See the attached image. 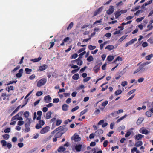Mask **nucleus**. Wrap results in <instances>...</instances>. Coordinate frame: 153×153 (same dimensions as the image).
I'll use <instances>...</instances> for the list:
<instances>
[{"mask_svg":"<svg viewBox=\"0 0 153 153\" xmlns=\"http://www.w3.org/2000/svg\"><path fill=\"white\" fill-rule=\"evenodd\" d=\"M75 62H76L77 65H81L83 63V62L82 60L75 61Z\"/></svg>","mask_w":153,"mask_h":153,"instance_id":"obj_41","label":"nucleus"},{"mask_svg":"<svg viewBox=\"0 0 153 153\" xmlns=\"http://www.w3.org/2000/svg\"><path fill=\"white\" fill-rule=\"evenodd\" d=\"M66 148L62 146H60L58 149L57 151L59 152H63L64 153V152L66 150Z\"/></svg>","mask_w":153,"mask_h":153,"instance_id":"obj_12","label":"nucleus"},{"mask_svg":"<svg viewBox=\"0 0 153 153\" xmlns=\"http://www.w3.org/2000/svg\"><path fill=\"white\" fill-rule=\"evenodd\" d=\"M47 65H43L40 66L39 67V70L40 71H43L47 68Z\"/></svg>","mask_w":153,"mask_h":153,"instance_id":"obj_18","label":"nucleus"},{"mask_svg":"<svg viewBox=\"0 0 153 153\" xmlns=\"http://www.w3.org/2000/svg\"><path fill=\"white\" fill-rule=\"evenodd\" d=\"M114 46L113 45H108L105 48V49H108L109 51H111L114 48Z\"/></svg>","mask_w":153,"mask_h":153,"instance_id":"obj_20","label":"nucleus"},{"mask_svg":"<svg viewBox=\"0 0 153 153\" xmlns=\"http://www.w3.org/2000/svg\"><path fill=\"white\" fill-rule=\"evenodd\" d=\"M67 41V37H65L64 40L62 41V42L60 44V45L61 46H63L64 45V42Z\"/></svg>","mask_w":153,"mask_h":153,"instance_id":"obj_55","label":"nucleus"},{"mask_svg":"<svg viewBox=\"0 0 153 153\" xmlns=\"http://www.w3.org/2000/svg\"><path fill=\"white\" fill-rule=\"evenodd\" d=\"M144 137V135L140 134H139L138 135H136L135 137V139L137 140H140L143 137Z\"/></svg>","mask_w":153,"mask_h":153,"instance_id":"obj_17","label":"nucleus"},{"mask_svg":"<svg viewBox=\"0 0 153 153\" xmlns=\"http://www.w3.org/2000/svg\"><path fill=\"white\" fill-rule=\"evenodd\" d=\"M42 58L39 57L38 58H36L34 59H32L30 60V61L33 62H36L40 61Z\"/></svg>","mask_w":153,"mask_h":153,"instance_id":"obj_15","label":"nucleus"},{"mask_svg":"<svg viewBox=\"0 0 153 153\" xmlns=\"http://www.w3.org/2000/svg\"><path fill=\"white\" fill-rule=\"evenodd\" d=\"M150 26V28H149L148 29L146 30V31H147L150 30L152 29V28H153V26L152 25H151V24H149V25H148L147 26V27L148 28H149V27Z\"/></svg>","mask_w":153,"mask_h":153,"instance_id":"obj_40","label":"nucleus"},{"mask_svg":"<svg viewBox=\"0 0 153 153\" xmlns=\"http://www.w3.org/2000/svg\"><path fill=\"white\" fill-rule=\"evenodd\" d=\"M23 69L22 68L20 69L19 71V72L16 74V76L18 78L20 77L22 75V74L23 73Z\"/></svg>","mask_w":153,"mask_h":153,"instance_id":"obj_11","label":"nucleus"},{"mask_svg":"<svg viewBox=\"0 0 153 153\" xmlns=\"http://www.w3.org/2000/svg\"><path fill=\"white\" fill-rule=\"evenodd\" d=\"M35 127L36 129H39L40 128L42 127V126L40 125L38 123V124H37L35 126Z\"/></svg>","mask_w":153,"mask_h":153,"instance_id":"obj_59","label":"nucleus"},{"mask_svg":"<svg viewBox=\"0 0 153 153\" xmlns=\"http://www.w3.org/2000/svg\"><path fill=\"white\" fill-rule=\"evenodd\" d=\"M146 114L148 117H151L152 115L150 111H147L146 113Z\"/></svg>","mask_w":153,"mask_h":153,"instance_id":"obj_37","label":"nucleus"},{"mask_svg":"<svg viewBox=\"0 0 153 153\" xmlns=\"http://www.w3.org/2000/svg\"><path fill=\"white\" fill-rule=\"evenodd\" d=\"M122 91H121V90H117V91H116L114 93L116 95H118L122 93Z\"/></svg>","mask_w":153,"mask_h":153,"instance_id":"obj_31","label":"nucleus"},{"mask_svg":"<svg viewBox=\"0 0 153 153\" xmlns=\"http://www.w3.org/2000/svg\"><path fill=\"white\" fill-rule=\"evenodd\" d=\"M140 132L143 134L146 135L149 133V131L148 130L145 129H140Z\"/></svg>","mask_w":153,"mask_h":153,"instance_id":"obj_13","label":"nucleus"},{"mask_svg":"<svg viewBox=\"0 0 153 153\" xmlns=\"http://www.w3.org/2000/svg\"><path fill=\"white\" fill-rule=\"evenodd\" d=\"M51 114L52 113L51 111L48 112L46 114V119H50L51 117Z\"/></svg>","mask_w":153,"mask_h":153,"instance_id":"obj_19","label":"nucleus"},{"mask_svg":"<svg viewBox=\"0 0 153 153\" xmlns=\"http://www.w3.org/2000/svg\"><path fill=\"white\" fill-rule=\"evenodd\" d=\"M39 124L41 126H42L44 125L45 122L42 120H40L39 122Z\"/></svg>","mask_w":153,"mask_h":153,"instance_id":"obj_48","label":"nucleus"},{"mask_svg":"<svg viewBox=\"0 0 153 153\" xmlns=\"http://www.w3.org/2000/svg\"><path fill=\"white\" fill-rule=\"evenodd\" d=\"M102 65V63H100L97 65L94 68L93 70L96 73H97L99 70L100 69V67Z\"/></svg>","mask_w":153,"mask_h":153,"instance_id":"obj_7","label":"nucleus"},{"mask_svg":"<svg viewBox=\"0 0 153 153\" xmlns=\"http://www.w3.org/2000/svg\"><path fill=\"white\" fill-rule=\"evenodd\" d=\"M153 57V54H151L150 55H149L146 56V59L147 60H150L151 58Z\"/></svg>","mask_w":153,"mask_h":153,"instance_id":"obj_27","label":"nucleus"},{"mask_svg":"<svg viewBox=\"0 0 153 153\" xmlns=\"http://www.w3.org/2000/svg\"><path fill=\"white\" fill-rule=\"evenodd\" d=\"M87 111V109H85L80 112V115L81 116L85 114Z\"/></svg>","mask_w":153,"mask_h":153,"instance_id":"obj_43","label":"nucleus"},{"mask_svg":"<svg viewBox=\"0 0 153 153\" xmlns=\"http://www.w3.org/2000/svg\"><path fill=\"white\" fill-rule=\"evenodd\" d=\"M59 101V98H54L53 100V102L54 103H57Z\"/></svg>","mask_w":153,"mask_h":153,"instance_id":"obj_44","label":"nucleus"},{"mask_svg":"<svg viewBox=\"0 0 153 153\" xmlns=\"http://www.w3.org/2000/svg\"><path fill=\"white\" fill-rule=\"evenodd\" d=\"M24 116L27 119L28 118L29 116V112L28 111H25L24 113Z\"/></svg>","mask_w":153,"mask_h":153,"instance_id":"obj_30","label":"nucleus"},{"mask_svg":"<svg viewBox=\"0 0 153 153\" xmlns=\"http://www.w3.org/2000/svg\"><path fill=\"white\" fill-rule=\"evenodd\" d=\"M142 142L141 141H139L137 142L135 144V146L136 147H139L142 145Z\"/></svg>","mask_w":153,"mask_h":153,"instance_id":"obj_22","label":"nucleus"},{"mask_svg":"<svg viewBox=\"0 0 153 153\" xmlns=\"http://www.w3.org/2000/svg\"><path fill=\"white\" fill-rule=\"evenodd\" d=\"M43 94L42 92V91H38L36 94V95L37 96H39L42 95Z\"/></svg>","mask_w":153,"mask_h":153,"instance_id":"obj_57","label":"nucleus"},{"mask_svg":"<svg viewBox=\"0 0 153 153\" xmlns=\"http://www.w3.org/2000/svg\"><path fill=\"white\" fill-rule=\"evenodd\" d=\"M114 10V7L112 6H110L109 9L107 11L106 13L110 15L113 13Z\"/></svg>","mask_w":153,"mask_h":153,"instance_id":"obj_6","label":"nucleus"},{"mask_svg":"<svg viewBox=\"0 0 153 153\" xmlns=\"http://www.w3.org/2000/svg\"><path fill=\"white\" fill-rule=\"evenodd\" d=\"M127 81H124L122 82L121 83V85L123 87H125L126 85H127Z\"/></svg>","mask_w":153,"mask_h":153,"instance_id":"obj_56","label":"nucleus"},{"mask_svg":"<svg viewBox=\"0 0 153 153\" xmlns=\"http://www.w3.org/2000/svg\"><path fill=\"white\" fill-rule=\"evenodd\" d=\"M17 80L10 81L8 83H7V85H10L11 84H13V83H16L17 82Z\"/></svg>","mask_w":153,"mask_h":153,"instance_id":"obj_51","label":"nucleus"},{"mask_svg":"<svg viewBox=\"0 0 153 153\" xmlns=\"http://www.w3.org/2000/svg\"><path fill=\"white\" fill-rule=\"evenodd\" d=\"M93 60H94V59H93V57L91 56H89L87 59V60L89 62H91V61H93Z\"/></svg>","mask_w":153,"mask_h":153,"instance_id":"obj_36","label":"nucleus"},{"mask_svg":"<svg viewBox=\"0 0 153 153\" xmlns=\"http://www.w3.org/2000/svg\"><path fill=\"white\" fill-rule=\"evenodd\" d=\"M144 79L143 78H140L138 79V81L139 83H141L143 82Z\"/></svg>","mask_w":153,"mask_h":153,"instance_id":"obj_64","label":"nucleus"},{"mask_svg":"<svg viewBox=\"0 0 153 153\" xmlns=\"http://www.w3.org/2000/svg\"><path fill=\"white\" fill-rule=\"evenodd\" d=\"M50 128L49 126H46L43 128L40 131V133L43 134L48 132Z\"/></svg>","mask_w":153,"mask_h":153,"instance_id":"obj_3","label":"nucleus"},{"mask_svg":"<svg viewBox=\"0 0 153 153\" xmlns=\"http://www.w3.org/2000/svg\"><path fill=\"white\" fill-rule=\"evenodd\" d=\"M88 48L90 50H93L96 48V46L90 45L88 46Z\"/></svg>","mask_w":153,"mask_h":153,"instance_id":"obj_35","label":"nucleus"},{"mask_svg":"<svg viewBox=\"0 0 153 153\" xmlns=\"http://www.w3.org/2000/svg\"><path fill=\"white\" fill-rule=\"evenodd\" d=\"M114 59V57L113 56L109 55L107 57V59L109 61H112Z\"/></svg>","mask_w":153,"mask_h":153,"instance_id":"obj_25","label":"nucleus"},{"mask_svg":"<svg viewBox=\"0 0 153 153\" xmlns=\"http://www.w3.org/2000/svg\"><path fill=\"white\" fill-rule=\"evenodd\" d=\"M82 147V145L79 144L78 145H76L75 146V149L76 151H77V152H80L81 150Z\"/></svg>","mask_w":153,"mask_h":153,"instance_id":"obj_14","label":"nucleus"},{"mask_svg":"<svg viewBox=\"0 0 153 153\" xmlns=\"http://www.w3.org/2000/svg\"><path fill=\"white\" fill-rule=\"evenodd\" d=\"M108 103V101H105V102H103L102 104V106L105 107L107 105Z\"/></svg>","mask_w":153,"mask_h":153,"instance_id":"obj_38","label":"nucleus"},{"mask_svg":"<svg viewBox=\"0 0 153 153\" xmlns=\"http://www.w3.org/2000/svg\"><path fill=\"white\" fill-rule=\"evenodd\" d=\"M143 120L144 118L143 117H140L139 118L137 121V123L138 125L140 124Z\"/></svg>","mask_w":153,"mask_h":153,"instance_id":"obj_24","label":"nucleus"},{"mask_svg":"<svg viewBox=\"0 0 153 153\" xmlns=\"http://www.w3.org/2000/svg\"><path fill=\"white\" fill-rule=\"evenodd\" d=\"M20 68V66L18 65L13 70L11 71V72L13 73L15 72L16 70H18Z\"/></svg>","mask_w":153,"mask_h":153,"instance_id":"obj_47","label":"nucleus"},{"mask_svg":"<svg viewBox=\"0 0 153 153\" xmlns=\"http://www.w3.org/2000/svg\"><path fill=\"white\" fill-rule=\"evenodd\" d=\"M65 126L63 125L58 127L51 132V134H53L55 133L58 131L54 137H56L57 138L60 137L63 133V131L65 128Z\"/></svg>","mask_w":153,"mask_h":153,"instance_id":"obj_1","label":"nucleus"},{"mask_svg":"<svg viewBox=\"0 0 153 153\" xmlns=\"http://www.w3.org/2000/svg\"><path fill=\"white\" fill-rule=\"evenodd\" d=\"M79 107L78 106H77L73 108H72L71 110V112H73L74 111H75L77 110L79 108Z\"/></svg>","mask_w":153,"mask_h":153,"instance_id":"obj_53","label":"nucleus"},{"mask_svg":"<svg viewBox=\"0 0 153 153\" xmlns=\"http://www.w3.org/2000/svg\"><path fill=\"white\" fill-rule=\"evenodd\" d=\"M138 68L140 73L144 72L146 71L145 68H144V66L142 64L140 65Z\"/></svg>","mask_w":153,"mask_h":153,"instance_id":"obj_10","label":"nucleus"},{"mask_svg":"<svg viewBox=\"0 0 153 153\" xmlns=\"http://www.w3.org/2000/svg\"><path fill=\"white\" fill-rule=\"evenodd\" d=\"M10 131V128H7L4 130V132L5 133H8Z\"/></svg>","mask_w":153,"mask_h":153,"instance_id":"obj_54","label":"nucleus"},{"mask_svg":"<svg viewBox=\"0 0 153 153\" xmlns=\"http://www.w3.org/2000/svg\"><path fill=\"white\" fill-rule=\"evenodd\" d=\"M62 120L59 119H58L56 121V125L57 126H59L62 123Z\"/></svg>","mask_w":153,"mask_h":153,"instance_id":"obj_29","label":"nucleus"},{"mask_svg":"<svg viewBox=\"0 0 153 153\" xmlns=\"http://www.w3.org/2000/svg\"><path fill=\"white\" fill-rule=\"evenodd\" d=\"M62 109L64 111L67 110V105L66 104L63 105L62 106Z\"/></svg>","mask_w":153,"mask_h":153,"instance_id":"obj_39","label":"nucleus"},{"mask_svg":"<svg viewBox=\"0 0 153 153\" xmlns=\"http://www.w3.org/2000/svg\"><path fill=\"white\" fill-rule=\"evenodd\" d=\"M100 113V110L97 109V110H96L94 113V114L95 115H97L98 114H99Z\"/></svg>","mask_w":153,"mask_h":153,"instance_id":"obj_49","label":"nucleus"},{"mask_svg":"<svg viewBox=\"0 0 153 153\" xmlns=\"http://www.w3.org/2000/svg\"><path fill=\"white\" fill-rule=\"evenodd\" d=\"M127 35H124L121 37L118 40L119 42H121L123 40L127 37Z\"/></svg>","mask_w":153,"mask_h":153,"instance_id":"obj_26","label":"nucleus"},{"mask_svg":"<svg viewBox=\"0 0 153 153\" xmlns=\"http://www.w3.org/2000/svg\"><path fill=\"white\" fill-rule=\"evenodd\" d=\"M136 91L135 89H133L132 90H131L129 91L128 93H127V95L130 96L133 93H134V92H135Z\"/></svg>","mask_w":153,"mask_h":153,"instance_id":"obj_34","label":"nucleus"},{"mask_svg":"<svg viewBox=\"0 0 153 153\" xmlns=\"http://www.w3.org/2000/svg\"><path fill=\"white\" fill-rule=\"evenodd\" d=\"M122 60H123L122 59L121 57H120V56H118L117 58L114 61V63L116 62L117 60L122 61Z\"/></svg>","mask_w":153,"mask_h":153,"instance_id":"obj_50","label":"nucleus"},{"mask_svg":"<svg viewBox=\"0 0 153 153\" xmlns=\"http://www.w3.org/2000/svg\"><path fill=\"white\" fill-rule=\"evenodd\" d=\"M131 133L130 131H128L125 135V137H128L131 135Z\"/></svg>","mask_w":153,"mask_h":153,"instance_id":"obj_62","label":"nucleus"},{"mask_svg":"<svg viewBox=\"0 0 153 153\" xmlns=\"http://www.w3.org/2000/svg\"><path fill=\"white\" fill-rule=\"evenodd\" d=\"M47 82V79L46 78H43L39 80L37 82V86L39 87L44 85Z\"/></svg>","mask_w":153,"mask_h":153,"instance_id":"obj_2","label":"nucleus"},{"mask_svg":"<svg viewBox=\"0 0 153 153\" xmlns=\"http://www.w3.org/2000/svg\"><path fill=\"white\" fill-rule=\"evenodd\" d=\"M3 138L5 140H8L9 138V135L8 134H5L2 135Z\"/></svg>","mask_w":153,"mask_h":153,"instance_id":"obj_32","label":"nucleus"},{"mask_svg":"<svg viewBox=\"0 0 153 153\" xmlns=\"http://www.w3.org/2000/svg\"><path fill=\"white\" fill-rule=\"evenodd\" d=\"M79 78V75L78 73L72 76V78L75 80H78Z\"/></svg>","mask_w":153,"mask_h":153,"instance_id":"obj_16","label":"nucleus"},{"mask_svg":"<svg viewBox=\"0 0 153 153\" xmlns=\"http://www.w3.org/2000/svg\"><path fill=\"white\" fill-rule=\"evenodd\" d=\"M95 135H96V134L95 133H91L89 135V138L90 139L94 138L95 137Z\"/></svg>","mask_w":153,"mask_h":153,"instance_id":"obj_52","label":"nucleus"},{"mask_svg":"<svg viewBox=\"0 0 153 153\" xmlns=\"http://www.w3.org/2000/svg\"><path fill=\"white\" fill-rule=\"evenodd\" d=\"M44 101L46 103H48L51 101V98L49 95L45 96L44 97Z\"/></svg>","mask_w":153,"mask_h":153,"instance_id":"obj_4","label":"nucleus"},{"mask_svg":"<svg viewBox=\"0 0 153 153\" xmlns=\"http://www.w3.org/2000/svg\"><path fill=\"white\" fill-rule=\"evenodd\" d=\"M24 122L23 121L19 120L18 123V125L21 126L24 124Z\"/></svg>","mask_w":153,"mask_h":153,"instance_id":"obj_45","label":"nucleus"},{"mask_svg":"<svg viewBox=\"0 0 153 153\" xmlns=\"http://www.w3.org/2000/svg\"><path fill=\"white\" fill-rule=\"evenodd\" d=\"M144 18V17H141L140 18H138L136 19V21L137 22H139L140 21H142Z\"/></svg>","mask_w":153,"mask_h":153,"instance_id":"obj_58","label":"nucleus"},{"mask_svg":"<svg viewBox=\"0 0 153 153\" xmlns=\"http://www.w3.org/2000/svg\"><path fill=\"white\" fill-rule=\"evenodd\" d=\"M91 79V77H88L85 78L83 79V81L84 82H86L90 80Z\"/></svg>","mask_w":153,"mask_h":153,"instance_id":"obj_42","label":"nucleus"},{"mask_svg":"<svg viewBox=\"0 0 153 153\" xmlns=\"http://www.w3.org/2000/svg\"><path fill=\"white\" fill-rule=\"evenodd\" d=\"M103 131L102 129H99L97 130L95 132V134L97 136H99L100 135L103 134Z\"/></svg>","mask_w":153,"mask_h":153,"instance_id":"obj_9","label":"nucleus"},{"mask_svg":"<svg viewBox=\"0 0 153 153\" xmlns=\"http://www.w3.org/2000/svg\"><path fill=\"white\" fill-rule=\"evenodd\" d=\"M74 25V23L73 22H71L68 26V30L71 29L72 28Z\"/></svg>","mask_w":153,"mask_h":153,"instance_id":"obj_33","label":"nucleus"},{"mask_svg":"<svg viewBox=\"0 0 153 153\" xmlns=\"http://www.w3.org/2000/svg\"><path fill=\"white\" fill-rule=\"evenodd\" d=\"M32 120L31 118H27L26 119V123H25V128L29 127L31 123Z\"/></svg>","mask_w":153,"mask_h":153,"instance_id":"obj_5","label":"nucleus"},{"mask_svg":"<svg viewBox=\"0 0 153 153\" xmlns=\"http://www.w3.org/2000/svg\"><path fill=\"white\" fill-rule=\"evenodd\" d=\"M14 90V88L13 86H8V90L7 91L9 92L10 91V90Z\"/></svg>","mask_w":153,"mask_h":153,"instance_id":"obj_46","label":"nucleus"},{"mask_svg":"<svg viewBox=\"0 0 153 153\" xmlns=\"http://www.w3.org/2000/svg\"><path fill=\"white\" fill-rule=\"evenodd\" d=\"M25 73L26 74H30L32 71V70L30 69H29L28 68H25Z\"/></svg>","mask_w":153,"mask_h":153,"instance_id":"obj_23","label":"nucleus"},{"mask_svg":"<svg viewBox=\"0 0 153 153\" xmlns=\"http://www.w3.org/2000/svg\"><path fill=\"white\" fill-rule=\"evenodd\" d=\"M75 141H78L80 140V137L78 135L75 134L72 138Z\"/></svg>","mask_w":153,"mask_h":153,"instance_id":"obj_8","label":"nucleus"},{"mask_svg":"<svg viewBox=\"0 0 153 153\" xmlns=\"http://www.w3.org/2000/svg\"><path fill=\"white\" fill-rule=\"evenodd\" d=\"M152 0H151L148 1V2L145 3L144 4H145V5L146 6H147V5H148L149 4H150L151 3H152Z\"/></svg>","mask_w":153,"mask_h":153,"instance_id":"obj_60","label":"nucleus"},{"mask_svg":"<svg viewBox=\"0 0 153 153\" xmlns=\"http://www.w3.org/2000/svg\"><path fill=\"white\" fill-rule=\"evenodd\" d=\"M18 146L19 148H22L24 146L23 143H18Z\"/></svg>","mask_w":153,"mask_h":153,"instance_id":"obj_63","label":"nucleus"},{"mask_svg":"<svg viewBox=\"0 0 153 153\" xmlns=\"http://www.w3.org/2000/svg\"><path fill=\"white\" fill-rule=\"evenodd\" d=\"M120 11H117L114 13V14L115 15V17L116 19H117L118 18V17L121 15V14L120 13Z\"/></svg>","mask_w":153,"mask_h":153,"instance_id":"obj_21","label":"nucleus"},{"mask_svg":"<svg viewBox=\"0 0 153 153\" xmlns=\"http://www.w3.org/2000/svg\"><path fill=\"white\" fill-rule=\"evenodd\" d=\"M1 143L2 145V146L3 147L6 146L7 144V142L4 140H1Z\"/></svg>","mask_w":153,"mask_h":153,"instance_id":"obj_28","label":"nucleus"},{"mask_svg":"<svg viewBox=\"0 0 153 153\" xmlns=\"http://www.w3.org/2000/svg\"><path fill=\"white\" fill-rule=\"evenodd\" d=\"M35 75L34 74H32V75L30 76L29 77V79L30 80H33L35 78Z\"/></svg>","mask_w":153,"mask_h":153,"instance_id":"obj_61","label":"nucleus"}]
</instances>
